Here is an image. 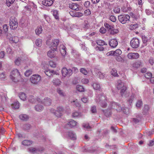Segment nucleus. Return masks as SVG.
I'll return each mask as SVG.
<instances>
[{"label": "nucleus", "mask_w": 154, "mask_h": 154, "mask_svg": "<svg viewBox=\"0 0 154 154\" xmlns=\"http://www.w3.org/2000/svg\"><path fill=\"white\" fill-rule=\"evenodd\" d=\"M11 79L14 82H17L21 80L22 79L21 75L19 70L14 69L11 72L10 76Z\"/></svg>", "instance_id": "obj_1"}, {"label": "nucleus", "mask_w": 154, "mask_h": 154, "mask_svg": "<svg viewBox=\"0 0 154 154\" xmlns=\"http://www.w3.org/2000/svg\"><path fill=\"white\" fill-rule=\"evenodd\" d=\"M106 97L104 94L99 95L96 99L97 103L103 108H105L106 106Z\"/></svg>", "instance_id": "obj_2"}, {"label": "nucleus", "mask_w": 154, "mask_h": 154, "mask_svg": "<svg viewBox=\"0 0 154 154\" xmlns=\"http://www.w3.org/2000/svg\"><path fill=\"white\" fill-rule=\"evenodd\" d=\"M10 28L12 29H16L18 27V23L17 19L14 17H11L9 21Z\"/></svg>", "instance_id": "obj_3"}, {"label": "nucleus", "mask_w": 154, "mask_h": 154, "mask_svg": "<svg viewBox=\"0 0 154 154\" xmlns=\"http://www.w3.org/2000/svg\"><path fill=\"white\" fill-rule=\"evenodd\" d=\"M41 80V77L40 75L35 74L32 75L30 78V81L34 84H38Z\"/></svg>", "instance_id": "obj_4"}, {"label": "nucleus", "mask_w": 154, "mask_h": 154, "mask_svg": "<svg viewBox=\"0 0 154 154\" xmlns=\"http://www.w3.org/2000/svg\"><path fill=\"white\" fill-rule=\"evenodd\" d=\"M130 16L128 14L120 15L118 16L119 21L122 24H125L129 21Z\"/></svg>", "instance_id": "obj_5"}, {"label": "nucleus", "mask_w": 154, "mask_h": 154, "mask_svg": "<svg viewBox=\"0 0 154 154\" xmlns=\"http://www.w3.org/2000/svg\"><path fill=\"white\" fill-rule=\"evenodd\" d=\"M62 74L63 77H69L72 75V72L70 69H67L66 68H63L62 69Z\"/></svg>", "instance_id": "obj_6"}, {"label": "nucleus", "mask_w": 154, "mask_h": 154, "mask_svg": "<svg viewBox=\"0 0 154 154\" xmlns=\"http://www.w3.org/2000/svg\"><path fill=\"white\" fill-rule=\"evenodd\" d=\"M109 107H111V109H116L118 112H120L125 109L123 107H122L117 103L113 102L109 106Z\"/></svg>", "instance_id": "obj_7"}, {"label": "nucleus", "mask_w": 154, "mask_h": 154, "mask_svg": "<svg viewBox=\"0 0 154 154\" xmlns=\"http://www.w3.org/2000/svg\"><path fill=\"white\" fill-rule=\"evenodd\" d=\"M51 112H53L57 117L60 116L62 112L63 111V107L59 106L57 108L56 111L52 109H51Z\"/></svg>", "instance_id": "obj_8"}, {"label": "nucleus", "mask_w": 154, "mask_h": 154, "mask_svg": "<svg viewBox=\"0 0 154 154\" xmlns=\"http://www.w3.org/2000/svg\"><path fill=\"white\" fill-rule=\"evenodd\" d=\"M131 45L133 48H137L140 45L139 40L137 38H134L131 41Z\"/></svg>", "instance_id": "obj_9"}, {"label": "nucleus", "mask_w": 154, "mask_h": 154, "mask_svg": "<svg viewBox=\"0 0 154 154\" xmlns=\"http://www.w3.org/2000/svg\"><path fill=\"white\" fill-rule=\"evenodd\" d=\"M29 151L32 153L40 152L44 151V149L43 147H31L29 148Z\"/></svg>", "instance_id": "obj_10"}, {"label": "nucleus", "mask_w": 154, "mask_h": 154, "mask_svg": "<svg viewBox=\"0 0 154 154\" xmlns=\"http://www.w3.org/2000/svg\"><path fill=\"white\" fill-rule=\"evenodd\" d=\"M120 93L122 97H126L129 96L130 92L127 91V87H124L121 90Z\"/></svg>", "instance_id": "obj_11"}, {"label": "nucleus", "mask_w": 154, "mask_h": 154, "mask_svg": "<svg viewBox=\"0 0 154 154\" xmlns=\"http://www.w3.org/2000/svg\"><path fill=\"white\" fill-rule=\"evenodd\" d=\"M128 58L130 59H136L139 57V54L137 53H129L127 55Z\"/></svg>", "instance_id": "obj_12"}, {"label": "nucleus", "mask_w": 154, "mask_h": 154, "mask_svg": "<svg viewBox=\"0 0 154 154\" xmlns=\"http://www.w3.org/2000/svg\"><path fill=\"white\" fill-rule=\"evenodd\" d=\"M59 42L58 39H55L52 40L51 43V46L53 49L55 50H57V46Z\"/></svg>", "instance_id": "obj_13"}, {"label": "nucleus", "mask_w": 154, "mask_h": 154, "mask_svg": "<svg viewBox=\"0 0 154 154\" xmlns=\"http://www.w3.org/2000/svg\"><path fill=\"white\" fill-rule=\"evenodd\" d=\"M44 72L49 77L53 76L54 74L58 75V73L56 72L49 69L45 71Z\"/></svg>", "instance_id": "obj_14"}, {"label": "nucleus", "mask_w": 154, "mask_h": 154, "mask_svg": "<svg viewBox=\"0 0 154 154\" xmlns=\"http://www.w3.org/2000/svg\"><path fill=\"white\" fill-rule=\"evenodd\" d=\"M11 35L10 34H8L7 35V38L9 39L11 43H16L19 41V38L17 36H14V37H11L10 38H9V36H10Z\"/></svg>", "instance_id": "obj_15"}, {"label": "nucleus", "mask_w": 154, "mask_h": 154, "mask_svg": "<svg viewBox=\"0 0 154 154\" xmlns=\"http://www.w3.org/2000/svg\"><path fill=\"white\" fill-rule=\"evenodd\" d=\"M41 103L45 106H49L51 104V100L48 97L45 98L42 101H41Z\"/></svg>", "instance_id": "obj_16"}, {"label": "nucleus", "mask_w": 154, "mask_h": 154, "mask_svg": "<svg viewBox=\"0 0 154 154\" xmlns=\"http://www.w3.org/2000/svg\"><path fill=\"white\" fill-rule=\"evenodd\" d=\"M109 44L111 47L114 48L118 45V42L116 39H113L109 41Z\"/></svg>", "instance_id": "obj_17"}, {"label": "nucleus", "mask_w": 154, "mask_h": 154, "mask_svg": "<svg viewBox=\"0 0 154 154\" xmlns=\"http://www.w3.org/2000/svg\"><path fill=\"white\" fill-rule=\"evenodd\" d=\"M42 3L46 6H50L52 5L53 1L52 0H43L42 1Z\"/></svg>", "instance_id": "obj_18"}, {"label": "nucleus", "mask_w": 154, "mask_h": 154, "mask_svg": "<svg viewBox=\"0 0 154 154\" xmlns=\"http://www.w3.org/2000/svg\"><path fill=\"white\" fill-rule=\"evenodd\" d=\"M55 50L51 48V50H49L48 52L47 55L48 57L50 58H53L55 56Z\"/></svg>", "instance_id": "obj_19"}, {"label": "nucleus", "mask_w": 154, "mask_h": 154, "mask_svg": "<svg viewBox=\"0 0 154 154\" xmlns=\"http://www.w3.org/2000/svg\"><path fill=\"white\" fill-rule=\"evenodd\" d=\"M54 85L55 86H60L61 83L60 80L58 78L54 79L52 81Z\"/></svg>", "instance_id": "obj_20"}, {"label": "nucleus", "mask_w": 154, "mask_h": 154, "mask_svg": "<svg viewBox=\"0 0 154 154\" xmlns=\"http://www.w3.org/2000/svg\"><path fill=\"white\" fill-rule=\"evenodd\" d=\"M29 101L31 103H34L36 102L37 101L38 102H40L41 100L40 98H37L36 100L34 97L33 96L30 95L29 96L28 98Z\"/></svg>", "instance_id": "obj_21"}, {"label": "nucleus", "mask_w": 154, "mask_h": 154, "mask_svg": "<svg viewBox=\"0 0 154 154\" xmlns=\"http://www.w3.org/2000/svg\"><path fill=\"white\" fill-rule=\"evenodd\" d=\"M124 87H126L124 85V83L121 80H118L116 84L117 88L118 90H121Z\"/></svg>", "instance_id": "obj_22"}, {"label": "nucleus", "mask_w": 154, "mask_h": 154, "mask_svg": "<svg viewBox=\"0 0 154 154\" xmlns=\"http://www.w3.org/2000/svg\"><path fill=\"white\" fill-rule=\"evenodd\" d=\"M69 7L74 11H77L79 10L78 4L73 3L71 4H69Z\"/></svg>", "instance_id": "obj_23"}, {"label": "nucleus", "mask_w": 154, "mask_h": 154, "mask_svg": "<svg viewBox=\"0 0 154 154\" xmlns=\"http://www.w3.org/2000/svg\"><path fill=\"white\" fill-rule=\"evenodd\" d=\"M94 89L96 90L100 91L101 89L100 85V83L97 82H95L92 85Z\"/></svg>", "instance_id": "obj_24"}, {"label": "nucleus", "mask_w": 154, "mask_h": 154, "mask_svg": "<svg viewBox=\"0 0 154 154\" xmlns=\"http://www.w3.org/2000/svg\"><path fill=\"white\" fill-rule=\"evenodd\" d=\"M68 135L69 137L73 140L76 139V136L75 134L72 131H69L68 133Z\"/></svg>", "instance_id": "obj_25"}, {"label": "nucleus", "mask_w": 154, "mask_h": 154, "mask_svg": "<svg viewBox=\"0 0 154 154\" xmlns=\"http://www.w3.org/2000/svg\"><path fill=\"white\" fill-rule=\"evenodd\" d=\"M32 142L30 140H25L22 142V144L25 146H29L31 145Z\"/></svg>", "instance_id": "obj_26"}, {"label": "nucleus", "mask_w": 154, "mask_h": 154, "mask_svg": "<svg viewBox=\"0 0 154 154\" xmlns=\"http://www.w3.org/2000/svg\"><path fill=\"white\" fill-rule=\"evenodd\" d=\"M141 64L142 63L140 60H138L133 63L132 66L134 67L138 68L141 66Z\"/></svg>", "instance_id": "obj_27"}, {"label": "nucleus", "mask_w": 154, "mask_h": 154, "mask_svg": "<svg viewBox=\"0 0 154 154\" xmlns=\"http://www.w3.org/2000/svg\"><path fill=\"white\" fill-rule=\"evenodd\" d=\"M20 119L23 121H26L29 119V116L26 114H21L19 116Z\"/></svg>", "instance_id": "obj_28"}, {"label": "nucleus", "mask_w": 154, "mask_h": 154, "mask_svg": "<svg viewBox=\"0 0 154 154\" xmlns=\"http://www.w3.org/2000/svg\"><path fill=\"white\" fill-rule=\"evenodd\" d=\"M97 44L100 46L106 45L107 44L103 40L98 39L96 41Z\"/></svg>", "instance_id": "obj_29"}, {"label": "nucleus", "mask_w": 154, "mask_h": 154, "mask_svg": "<svg viewBox=\"0 0 154 154\" xmlns=\"http://www.w3.org/2000/svg\"><path fill=\"white\" fill-rule=\"evenodd\" d=\"M19 96L20 98L23 101L25 100L27 97L25 94L23 92L20 93L19 94Z\"/></svg>", "instance_id": "obj_30"}, {"label": "nucleus", "mask_w": 154, "mask_h": 154, "mask_svg": "<svg viewBox=\"0 0 154 154\" xmlns=\"http://www.w3.org/2000/svg\"><path fill=\"white\" fill-rule=\"evenodd\" d=\"M57 92L62 97H64L65 96V94L63 92V91L61 90L60 88H57Z\"/></svg>", "instance_id": "obj_31"}, {"label": "nucleus", "mask_w": 154, "mask_h": 154, "mask_svg": "<svg viewBox=\"0 0 154 154\" xmlns=\"http://www.w3.org/2000/svg\"><path fill=\"white\" fill-rule=\"evenodd\" d=\"M35 109L37 111H41L43 109L42 106L40 105H37L35 107Z\"/></svg>", "instance_id": "obj_32"}, {"label": "nucleus", "mask_w": 154, "mask_h": 154, "mask_svg": "<svg viewBox=\"0 0 154 154\" xmlns=\"http://www.w3.org/2000/svg\"><path fill=\"white\" fill-rule=\"evenodd\" d=\"M51 12L55 19L57 20L58 19L59 17L58 14V11L56 10H53Z\"/></svg>", "instance_id": "obj_33"}, {"label": "nucleus", "mask_w": 154, "mask_h": 154, "mask_svg": "<svg viewBox=\"0 0 154 154\" xmlns=\"http://www.w3.org/2000/svg\"><path fill=\"white\" fill-rule=\"evenodd\" d=\"M11 106L13 109H18L19 107V103L18 101L15 102L12 104Z\"/></svg>", "instance_id": "obj_34"}, {"label": "nucleus", "mask_w": 154, "mask_h": 154, "mask_svg": "<svg viewBox=\"0 0 154 154\" xmlns=\"http://www.w3.org/2000/svg\"><path fill=\"white\" fill-rule=\"evenodd\" d=\"M77 122L73 120H71L68 124L71 127L75 126L77 124Z\"/></svg>", "instance_id": "obj_35"}, {"label": "nucleus", "mask_w": 154, "mask_h": 154, "mask_svg": "<svg viewBox=\"0 0 154 154\" xmlns=\"http://www.w3.org/2000/svg\"><path fill=\"white\" fill-rule=\"evenodd\" d=\"M42 29L41 26L38 27L35 30L36 34L38 35H39L42 33Z\"/></svg>", "instance_id": "obj_36"}, {"label": "nucleus", "mask_w": 154, "mask_h": 154, "mask_svg": "<svg viewBox=\"0 0 154 154\" xmlns=\"http://www.w3.org/2000/svg\"><path fill=\"white\" fill-rule=\"evenodd\" d=\"M111 74L115 77L118 76V75L117 73V71L115 69H112L110 72Z\"/></svg>", "instance_id": "obj_37"}, {"label": "nucleus", "mask_w": 154, "mask_h": 154, "mask_svg": "<svg viewBox=\"0 0 154 154\" xmlns=\"http://www.w3.org/2000/svg\"><path fill=\"white\" fill-rule=\"evenodd\" d=\"M76 89L77 90L80 92H82L84 91V88L82 86L79 85H76Z\"/></svg>", "instance_id": "obj_38"}, {"label": "nucleus", "mask_w": 154, "mask_h": 154, "mask_svg": "<svg viewBox=\"0 0 154 154\" xmlns=\"http://www.w3.org/2000/svg\"><path fill=\"white\" fill-rule=\"evenodd\" d=\"M149 109V105H145L143 109V112L145 113H147L148 112Z\"/></svg>", "instance_id": "obj_39"}, {"label": "nucleus", "mask_w": 154, "mask_h": 154, "mask_svg": "<svg viewBox=\"0 0 154 154\" xmlns=\"http://www.w3.org/2000/svg\"><path fill=\"white\" fill-rule=\"evenodd\" d=\"M115 56H120L122 53V52L121 50L119 49H118L116 50L115 51H114Z\"/></svg>", "instance_id": "obj_40"}, {"label": "nucleus", "mask_w": 154, "mask_h": 154, "mask_svg": "<svg viewBox=\"0 0 154 154\" xmlns=\"http://www.w3.org/2000/svg\"><path fill=\"white\" fill-rule=\"evenodd\" d=\"M42 40L41 39H37L35 42L36 45L38 47H40L42 44Z\"/></svg>", "instance_id": "obj_41"}, {"label": "nucleus", "mask_w": 154, "mask_h": 154, "mask_svg": "<svg viewBox=\"0 0 154 154\" xmlns=\"http://www.w3.org/2000/svg\"><path fill=\"white\" fill-rule=\"evenodd\" d=\"M138 26V25L137 24H131L130 26L129 29L131 30H133L137 28Z\"/></svg>", "instance_id": "obj_42"}, {"label": "nucleus", "mask_w": 154, "mask_h": 154, "mask_svg": "<svg viewBox=\"0 0 154 154\" xmlns=\"http://www.w3.org/2000/svg\"><path fill=\"white\" fill-rule=\"evenodd\" d=\"M32 71L31 69L26 70L25 73V75L26 76L28 77L32 73Z\"/></svg>", "instance_id": "obj_43"}, {"label": "nucleus", "mask_w": 154, "mask_h": 154, "mask_svg": "<svg viewBox=\"0 0 154 154\" xmlns=\"http://www.w3.org/2000/svg\"><path fill=\"white\" fill-rule=\"evenodd\" d=\"M143 105L142 101L141 100H139L137 101L136 106L138 108H140Z\"/></svg>", "instance_id": "obj_44"}, {"label": "nucleus", "mask_w": 154, "mask_h": 154, "mask_svg": "<svg viewBox=\"0 0 154 154\" xmlns=\"http://www.w3.org/2000/svg\"><path fill=\"white\" fill-rule=\"evenodd\" d=\"M21 61V58L18 57L15 60L14 63L16 65L19 66L20 64Z\"/></svg>", "instance_id": "obj_45"}, {"label": "nucleus", "mask_w": 154, "mask_h": 154, "mask_svg": "<svg viewBox=\"0 0 154 154\" xmlns=\"http://www.w3.org/2000/svg\"><path fill=\"white\" fill-rule=\"evenodd\" d=\"M80 70L81 73L85 75H87L88 73V71L84 68H81Z\"/></svg>", "instance_id": "obj_46"}, {"label": "nucleus", "mask_w": 154, "mask_h": 154, "mask_svg": "<svg viewBox=\"0 0 154 154\" xmlns=\"http://www.w3.org/2000/svg\"><path fill=\"white\" fill-rule=\"evenodd\" d=\"M97 74L100 79H103L105 77L104 74L98 71Z\"/></svg>", "instance_id": "obj_47"}, {"label": "nucleus", "mask_w": 154, "mask_h": 154, "mask_svg": "<svg viewBox=\"0 0 154 154\" xmlns=\"http://www.w3.org/2000/svg\"><path fill=\"white\" fill-rule=\"evenodd\" d=\"M31 128V126L29 124H26L23 125V128L25 130H29Z\"/></svg>", "instance_id": "obj_48"}, {"label": "nucleus", "mask_w": 154, "mask_h": 154, "mask_svg": "<svg viewBox=\"0 0 154 154\" xmlns=\"http://www.w3.org/2000/svg\"><path fill=\"white\" fill-rule=\"evenodd\" d=\"M119 32L118 30L116 29H110V33L112 35H114L117 33Z\"/></svg>", "instance_id": "obj_49"}, {"label": "nucleus", "mask_w": 154, "mask_h": 154, "mask_svg": "<svg viewBox=\"0 0 154 154\" xmlns=\"http://www.w3.org/2000/svg\"><path fill=\"white\" fill-rule=\"evenodd\" d=\"M72 116L74 117H79L81 116V114L80 113L75 112L72 113Z\"/></svg>", "instance_id": "obj_50"}, {"label": "nucleus", "mask_w": 154, "mask_h": 154, "mask_svg": "<svg viewBox=\"0 0 154 154\" xmlns=\"http://www.w3.org/2000/svg\"><path fill=\"white\" fill-rule=\"evenodd\" d=\"M91 111L92 113H95L97 112L96 107L95 106H91Z\"/></svg>", "instance_id": "obj_51"}, {"label": "nucleus", "mask_w": 154, "mask_h": 154, "mask_svg": "<svg viewBox=\"0 0 154 154\" xmlns=\"http://www.w3.org/2000/svg\"><path fill=\"white\" fill-rule=\"evenodd\" d=\"M103 112L104 113L105 116L107 117L109 116L111 114V112L109 110H103Z\"/></svg>", "instance_id": "obj_52"}, {"label": "nucleus", "mask_w": 154, "mask_h": 154, "mask_svg": "<svg viewBox=\"0 0 154 154\" xmlns=\"http://www.w3.org/2000/svg\"><path fill=\"white\" fill-rule=\"evenodd\" d=\"M14 1L15 0H7L6 4L8 6H10L14 2Z\"/></svg>", "instance_id": "obj_53"}, {"label": "nucleus", "mask_w": 154, "mask_h": 154, "mask_svg": "<svg viewBox=\"0 0 154 154\" xmlns=\"http://www.w3.org/2000/svg\"><path fill=\"white\" fill-rule=\"evenodd\" d=\"M152 75V74L151 72H147L145 75V77L147 79H150Z\"/></svg>", "instance_id": "obj_54"}, {"label": "nucleus", "mask_w": 154, "mask_h": 154, "mask_svg": "<svg viewBox=\"0 0 154 154\" xmlns=\"http://www.w3.org/2000/svg\"><path fill=\"white\" fill-rule=\"evenodd\" d=\"M104 25L106 28L109 29V30L112 29L113 28L112 26H110L107 23H104Z\"/></svg>", "instance_id": "obj_55"}, {"label": "nucleus", "mask_w": 154, "mask_h": 154, "mask_svg": "<svg viewBox=\"0 0 154 154\" xmlns=\"http://www.w3.org/2000/svg\"><path fill=\"white\" fill-rule=\"evenodd\" d=\"M116 60L117 61L121 62H123L124 61L123 59L120 56H117L116 57Z\"/></svg>", "instance_id": "obj_56"}, {"label": "nucleus", "mask_w": 154, "mask_h": 154, "mask_svg": "<svg viewBox=\"0 0 154 154\" xmlns=\"http://www.w3.org/2000/svg\"><path fill=\"white\" fill-rule=\"evenodd\" d=\"M71 102L72 103H74V105L76 107H79L80 106V103L77 102V100L71 101Z\"/></svg>", "instance_id": "obj_57"}, {"label": "nucleus", "mask_w": 154, "mask_h": 154, "mask_svg": "<svg viewBox=\"0 0 154 154\" xmlns=\"http://www.w3.org/2000/svg\"><path fill=\"white\" fill-rule=\"evenodd\" d=\"M49 64L51 67H55L56 66V63L52 61H51L49 62Z\"/></svg>", "instance_id": "obj_58"}, {"label": "nucleus", "mask_w": 154, "mask_h": 154, "mask_svg": "<svg viewBox=\"0 0 154 154\" xmlns=\"http://www.w3.org/2000/svg\"><path fill=\"white\" fill-rule=\"evenodd\" d=\"M6 51L8 54H11L12 53V50L10 47L9 46H8L7 47V48L6 49Z\"/></svg>", "instance_id": "obj_59"}, {"label": "nucleus", "mask_w": 154, "mask_h": 154, "mask_svg": "<svg viewBox=\"0 0 154 154\" xmlns=\"http://www.w3.org/2000/svg\"><path fill=\"white\" fill-rule=\"evenodd\" d=\"M81 82L82 83L86 84L89 83V80L88 79L84 78L82 79Z\"/></svg>", "instance_id": "obj_60"}, {"label": "nucleus", "mask_w": 154, "mask_h": 154, "mask_svg": "<svg viewBox=\"0 0 154 154\" xmlns=\"http://www.w3.org/2000/svg\"><path fill=\"white\" fill-rule=\"evenodd\" d=\"M3 32L5 33H6L8 30V26L6 24H5L3 26Z\"/></svg>", "instance_id": "obj_61"}, {"label": "nucleus", "mask_w": 154, "mask_h": 154, "mask_svg": "<svg viewBox=\"0 0 154 154\" xmlns=\"http://www.w3.org/2000/svg\"><path fill=\"white\" fill-rule=\"evenodd\" d=\"M134 98V94H132L131 96L130 97V98L128 99V101L130 103H131L133 100Z\"/></svg>", "instance_id": "obj_62"}, {"label": "nucleus", "mask_w": 154, "mask_h": 154, "mask_svg": "<svg viewBox=\"0 0 154 154\" xmlns=\"http://www.w3.org/2000/svg\"><path fill=\"white\" fill-rule=\"evenodd\" d=\"M109 19L112 21L113 22H115L116 21V17L112 15L110 16L109 18Z\"/></svg>", "instance_id": "obj_63"}, {"label": "nucleus", "mask_w": 154, "mask_h": 154, "mask_svg": "<svg viewBox=\"0 0 154 154\" xmlns=\"http://www.w3.org/2000/svg\"><path fill=\"white\" fill-rule=\"evenodd\" d=\"M114 12L116 13H119L120 12V8L118 7H115L114 9Z\"/></svg>", "instance_id": "obj_64"}]
</instances>
